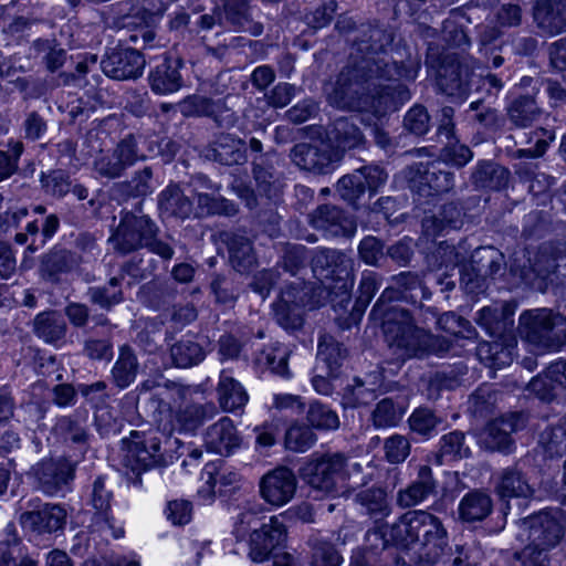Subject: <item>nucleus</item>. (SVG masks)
I'll return each instance as SVG.
<instances>
[{
	"instance_id": "f257e3e1",
	"label": "nucleus",
	"mask_w": 566,
	"mask_h": 566,
	"mask_svg": "<svg viewBox=\"0 0 566 566\" xmlns=\"http://www.w3.org/2000/svg\"><path fill=\"white\" fill-rule=\"evenodd\" d=\"M410 96L409 88L399 78L352 59L347 60L326 92L327 103L337 109H370L379 117L397 111Z\"/></svg>"
},
{
	"instance_id": "f03ea898",
	"label": "nucleus",
	"mask_w": 566,
	"mask_h": 566,
	"mask_svg": "<svg viewBox=\"0 0 566 566\" xmlns=\"http://www.w3.org/2000/svg\"><path fill=\"white\" fill-rule=\"evenodd\" d=\"M369 315L380 322L385 342L400 361L424 359L431 355L442 356L450 350V340L418 326L415 314L409 310Z\"/></svg>"
},
{
	"instance_id": "7ed1b4c3",
	"label": "nucleus",
	"mask_w": 566,
	"mask_h": 566,
	"mask_svg": "<svg viewBox=\"0 0 566 566\" xmlns=\"http://www.w3.org/2000/svg\"><path fill=\"white\" fill-rule=\"evenodd\" d=\"M390 541L403 548L419 544L416 565L436 566L447 552L449 537L438 516L427 511H410L390 527Z\"/></svg>"
},
{
	"instance_id": "20e7f679",
	"label": "nucleus",
	"mask_w": 566,
	"mask_h": 566,
	"mask_svg": "<svg viewBox=\"0 0 566 566\" xmlns=\"http://www.w3.org/2000/svg\"><path fill=\"white\" fill-rule=\"evenodd\" d=\"M395 33L390 27L378 21L359 24L355 36L348 39L350 51L348 59L378 69L387 76L412 81L417 69L413 62L397 61L388 54Z\"/></svg>"
},
{
	"instance_id": "39448f33",
	"label": "nucleus",
	"mask_w": 566,
	"mask_h": 566,
	"mask_svg": "<svg viewBox=\"0 0 566 566\" xmlns=\"http://www.w3.org/2000/svg\"><path fill=\"white\" fill-rule=\"evenodd\" d=\"M160 229L148 214L143 213L142 202L135 210H123L118 224L113 230L108 241L120 255H127L142 249H147L158 255L163 263H168L175 255V248L168 241L159 238Z\"/></svg>"
},
{
	"instance_id": "423d86ee",
	"label": "nucleus",
	"mask_w": 566,
	"mask_h": 566,
	"mask_svg": "<svg viewBox=\"0 0 566 566\" xmlns=\"http://www.w3.org/2000/svg\"><path fill=\"white\" fill-rule=\"evenodd\" d=\"M178 447V438L172 439L163 433L133 441L129 448L132 465L126 472L127 481L137 486L142 485V473L153 468L167 467L172 462Z\"/></svg>"
},
{
	"instance_id": "0eeeda50",
	"label": "nucleus",
	"mask_w": 566,
	"mask_h": 566,
	"mask_svg": "<svg viewBox=\"0 0 566 566\" xmlns=\"http://www.w3.org/2000/svg\"><path fill=\"white\" fill-rule=\"evenodd\" d=\"M23 510L18 522L23 532L32 538L51 539L65 530L67 511L64 505L42 502L35 497L20 505Z\"/></svg>"
},
{
	"instance_id": "6e6552de",
	"label": "nucleus",
	"mask_w": 566,
	"mask_h": 566,
	"mask_svg": "<svg viewBox=\"0 0 566 566\" xmlns=\"http://www.w3.org/2000/svg\"><path fill=\"white\" fill-rule=\"evenodd\" d=\"M431 295V291L426 285L423 272L401 271L390 277V284L382 291L370 314L406 310L397 302L417 305L419 301L430 300Z\"/></svg>"
},
{
	"instance_id": "1a4fd4ad",
	"label": "nucleus",
	"mask_w": 566,
	"mask_h": 566,
	"mask_svg": "<svg viewBox=\"0 0 566 566\" xmlns=\"http://www.w3.org/2000/svg\"><path fill=\"white\" fill-rule=\"evenodd\" d=\"M347 460L344 453H326L304 464L298 471L300 478L314 491L337 494L348 479Z\"/></svg>"
},
{
	"instance_id": "9d476101",
	"label": "nucleus",
	"mask_w": 566,
	"mask_h": 566,
	"mask_svg": "<svg viewBox=\"0 0 566 566\" xmlns=\"http://www.w3.org/2000/svg\"><path fill=\"white\" fill-rule=\"evenodd\" d=\"M408 188L419 197L429 198L450 192L455 174L446 161L416 163L403 169Z\"/></svg>"
},
{
	"instance_id": "9b49d317",
	"label": "nucleus",
	"mask_w": 566,
	"mask_h": 566,
	"mask_svg": "<svg viewBox=\"0 0 566 566\" xmlns=\"http://www.w3.org/2000/svg\"><path fill=\"white\" fill-rule=\"evenodd\" d=\"M146 158L147 156L139 149L137 136L129 133L119 139L112 149L101 153L93 160L92 170L98 180H116L124 177L129 168Z\"/></svg>"
},
{
	"instance_id": "f8f14e48",
	"label": "nucleus",
	"mask_w": 566,
	"mask_h": 566,
	"mask_svg": "<svg viewBox=\"0 0 566 566\" xmlns=\"http://www.w3.org/2000/svg\"><path fill=\"white\" fill-rule=\"evenodd\" d=\"M77 461L67 457L44 459L33 467L35 486L54 496L70 489L75 478Z\"/></svg>"
},
{
	"instance_id": "ddd939ff",
	"label": "nucleus",
	"mask_w": 566,
	"mask_h": 566,
	"mask_svg": "<svg viewBox=\"0 0 566 566\" xmlns=\"http://www.w3.org/2000/svg\"><path fill=\"white\" fill-rule=\"evenodd\" d=\"M528 416L524 411H515L506 417L492 420L480 431L478 442L490 452L511 453L514 449L512 432L526 427Z\"/></svg>"
},
{
	"instance_id": "4468645a",
	"label": "nucleus",
	"mask_w": 566,
	"mask_h": 566,
	"mask_svg": "<svg viewBox=\"0 0 566 566\" xmlns=\"http://www.w3.org/2000/svg\"><path fill=\"white\" fill-rule=\"evenodd\" d=\"M482 77L458 60L447 59L438 72L440 91L454 101H465L473 90H479Z\"/></svg>"
},
{
	"instance_id": "2eb2a0df",
	"label": "nucleus",
	"mask_w": 566,
	"mask_h": 566,
	"mask_svg": "<svg viewBox=\"0 0 566 566\" xmlns=\"http://www.w3.org/2000/svg\"><path fill=\"white\" fill-rule=\"evenodd\" d=\"M566 344V318L551 310L533 311V355L556 352Z\"/></svg>"
},
{
	"instance_id": "dca6fc26",
	"label": "nucleus",
	"mask_w": 566,
	"mask_h": 566,
	"mask_svg": "<svg viewBox=\"0 0 566 566\" xmlns=\"http://www.w3.org/2000/svg\"><path fill=\"white\" fill-rule=\"evenodd\" d=\"M230 96L210 98L202 95H190L180 102V112L186 117H208L218 128L230 129L239 120V116L229 106Z\"/></svg>"
},
{
	"instance_id": "f3484780",
	"label": "nucleus",
	"mask_w": 566,
	"mask_h": 566,
	"mask_svg": "<svg viewBox=\"0 0 566 566\" xmlns=\"http://www.w3.org/2000/svg\"><path fill=\"white\" fill-rule=\"evenodd\" d=\"M289 157L300 169L316 175L331 172L340 160L338 150L324 142L295 144L290 149Z\"/></svg>"
},
{
	"instance_id": "a211bd4d",
	"label": "nucleus",
	"mask_w": 566,
	"mask_h": 566,
	"mask_svg": "<svg viewBox=\"0 0 566 566\" xmlns=\"http://www.w3.org/2000/svg\"><path fill=\"white\" fill-rule=\"evenodd\" d=\"M307 221L325 239L352 238L357 229L354 217L333 203L317 206L307 214Z\"/></svg>"
},
{
	"instance_id": "6ab92c4d",
	"label": "nucleus",
	"mask_w": 566,
	"mask_h": 566,
	"mask_svg": "<svg viewBox=\"0 0 566 566\" xmlns=\"http://www.w3.org/2000/svg\"><path fill=\"white\" fill-rule=\"evenodd\" d=\"M82 263V255L61 244H55L40 256L38 273L44 282L59 285L64 276L76 271Z\"/></svg>"
},
{
	"instance_id": "aec40b11",
	"label": "nucleus",
	"mask_w": 566,
	"mask_h": 566,
	"mask_svg": "<svg viewBox=\"0 0 566 566\" xmlns=\"http://www.w3.org/2000/svg\"><path fill=\"white\" fill-rule=\"evenodd\" d=\"M146 60L138 48L112 49L101 61L104 74L116 81L136 80L142 76Z\"/></svg>"
},
{
	"instance_id": "412c9836",
	"label": "nucleus",
	"mask_w": 566,
	"mask_h": 566,
	"mask_svg": "<svg viewBox=\"0 0 566 566\" xmlns=\"http://www.w3.org/2000/svg\"><path fill=\"white\" fill-rule=\"evenodd\" d=\"M307 292L302 283L289 284L273 303L275 321L286 331H298L304 324V306Z\"/></svg>"
},
{
	"instance_id": "4be33fe9",
	"label": "nucleus",
	"mask_w": 566,
	"mask_h": 566,
	"mask_svg": "<svg viewBox=\"0 0 566 566\" xmlns=\"http://www.w3.org/2000/svg\"><path fill=\"white\" fill-rule=\"evenodd\" d=\"M479 202V196L447 202L439 209L438 213L424 217L422 227L431 235H439L448 230L461 229L464 224L467 211L478 206Z\"/></svg>"
},
{
	"instance_id": "5701e85b",
	"label": "nucleus",
	"mask_w": 566,
	"mask_h": 566,
	"mask_svg": "<svg viewBox=\"0 0 566 566\" xmlns=\"http://www.w3.org/2000/svg\"><path fill=\"white\" fill-rule=\"evenodd\" d=\"M206 160L222 166H239L248 163L247 140L230 133H221L201 150Z\"/></svg>"
},
{
	"instance_id": "b1692460",
	"label": "nucleus",
	"mask_w": 566,
	"mask_h": 566,
	"mask_svg": "<svg viewBox=\"0 0 566 566\" xmlns=\"http://www.w3.org/2000/svg\"><path fill=\"white\" fill-rule=\"evenodd\" d=\"M560 516L562 510L558 507L541 509L537 513H533V555L536 552L541 555L542 552L559 543L563 535ZM533 566H535V556H533Z\"/></svg>"
},
{
	"instance_id": "393cba45",
	"label": "nucleus",
	"mask_w": 566,
	"mask_h": 566,
	"mask_svg": "<svg viewBox=\"0 0 566 566\" xmlns=\"http://www.w3.org/2000/svg\"><path fill=\"white\" fill-rule=\"evenodd\" d=\"M285 539V525L279 517L272 516L256 532L250 534L249 557L255 563H262L276 548L283 546Z\"/></svg>"
},
{
	"instance_id": "a878e982",
	"label": "nucleus",
	"mask_w": 566,
	"mask_h": 566,
	"mask_svg": "<svg viewBox=\"0 0 566 566\" xmlns=\"http://www.w3.org/2000/svg\"><path fill=\"white\" fill-rule=\"evenodd\" d=\"M297 486L293 471L279 467L266 473L260 481L261 496L270 504L281 506L290 502Z\"/></svg>"
},
{
	"instance_id": "bb28decb",
	"label": "nucleus",
	"mask_w": 566,
	"mask_h": 566,
	"mask_svg": "<svg viewBox=\"0 0 566 566\" xmlns=\"http://www.w3.org/2000/svg\"><path fill=\"white\" fill-rule=\"evenodd\" d=\"M312 271L319 281L335 280L344 281L353 266L352 259L336 249L322 248L315 250L311 259Z\"/></svg>"
},
{
	"instance_id": "cd10ccee",
	"label": "nucleus",
	"mask_w": 566,
	"mask_h": 566,
	"mask_svg": "<svg viewBox=\"0 0 566 566\" xmlns=\"http://www.w3.org/2000/svg\"><path fill=\"white\" fill-rule=\"evenodd\" d=\"M212 349L207 335L188 334L170 345V357L176 367L191 368L202 363Z\"/></svg>"
},
{
	"instance_id": "c85d7f7f",
	"label": "nucleus",
	"mask_w": 566,
	"mask_h": 566,
	"mask_svg": "<svg viewBox=\"0 0 566 566\" xmlns=\"http://www.w3.org/2000/svg\"><path fill=\"white\" fill-rule=\"evenodd\" d=\"M533 22L539 35L555 36L566 32V0H536Z\"/></svg>"
},
{
	"instance_id": "c756f323",
	"label": "nucleus",
	"mask_w": 566,
	"mask_h": 566,
	"mask_svg": "<svg viewBox=\"0 0 566 566\" xmlns=\"http://www.w3.org/2000/svg\"><path fill=\"white\" fill-rule=\"evenodd\" d=\"M438 495V481L429 465H420L417 478L405 489L397 492L396 502L401 509H410L422 504Z\"/></svg>"
},
{
	"instance_id": "7c9ffc66",
	"label": "nucleus",
	"mask_w": 566,
	"mask_h": 566,
	"mask_svg": "<svg viewBox=\"0 0 566 566\" xmlns=\"http://www.w3.org/2000/svg\"><path fill=\"white\" fill-rule=\"evenodd\" d=\"M516 308V301L505 302L501 305L484 306L476 313L475 321L492 337L504 339L507 334L513 332V316Z\"/></svg>"
},
{
	"instance_id": "2f4dec72",
	"label": "nucleus",
	"mask_w": 566,
	"mask_h": 566,
	"mask_svg": "<svg viewBox=\"0 0 566 566\" xmlns=\"http://www.w3.org/2000/svg\"><path fill=\"white\" fill-rule=\"evenodd\" d=\"M184 66L182 59L165 55L148 75V82L154 93L166 95L177 92L182 86L180 73Z\"/></svg>"
},
{
	"instance_id": "473e14b6",
	"label": "nucleus",
	"mask_w": 566,
	"mask_h": 566,
	"mask_svg": "<svg viewBox=\"0 0 566 566\" xmlns=\"http://www.w3.org/2000/svg\"><path fill=\"white\" fill-rule=\"evenodd\" d=\"M363 118L358 116H340L329 127V139L338 149L352 150L366 147L367 139L361 130Z\"/></svg>"
},
{
	"instance_id": "72a5a7b5",
	"label": "nucleus",
	"mask_w": 566,
	"mask_h": 566,
	"mask_svg": "<svg viewBox=\"0 0 566 566\" xmlns=\"http://www.w3.org/2000/svg\"><path fill=\"white\" fill-rule=\"evenodd\" d=\"M114 492L112 484L107 481L105 475H98L92 483L90 494V504L95 510V517L97 521H103L108 528L113 530V535L119 538L124 535L122 527H115V518L112 515V501Z\"/></svg>"
},
{
	"instance_id": "f704fd0d",
	"label": "nucleus",
	"mask_w": 566,
	"mask_h": 566,
	"mask_svg": "<svg viewBox=\"0 0 566 566\" xmlns=\"http://www.w3.org/2000/svg\"><path fill=\"white\" fill-rule=\"evenodd\" d=\"M205 442L209 450L220 455H230L241 444L233 421L223 417L207 429Z\"/></svg>"
},
{
	"instance_id": "c9c22d12",
	"label": "nucleus",
	"mask_w": 566,
	"mask_h": 566,
	"mask_svg": "<svg viewBox=\"0 0 566 566\" xmlns=\"http://www.w3.org/2000/svg\"><path fill=\"white\" fill-rule=\"evenodd\" d=\"M251 172L256 189L261 195L272 198L279 189V171L276 168V154L269 150V155H259L251 158Z\"/></svg>"
},
{
	"instance_id": "e433bc0d",
	"label": "nucleus",
	"mask_w": 566,
	"mask_h": 566,
	"mask_svg": "<svg viewBox=\"0 0 566 566\" xmlns=\"http://www.w3.org/2000/svg\"><path fill=\"white\" fill-rule=\"evenodd\" d=\"M222 20L235 32H247L259 36L263 32V24L252 18L248 0H224Z\"/></svg>"
},
{
	"instance_id": "4c0bfd02",
	"label": "nucleus",
	"mask_w": 566,
	"mask_h": 566,
	"mask_svg": "<svg viewBox=\"0 0 566 566\" xmlns=\"http://www.w3.org/2000/svg\"><path fill=\"white\" fill-rule=\"evenodd\" d=\"M493 512L491 495L482 490H471L463 495L458 505L459 520L473 525L486 520Z\"/></svg>"
},
{
	"instance_id": "58836bf2",
	"label": "nucleus",
	"mask_w": 566,
	"mask_h": 566,
	"mask_svg": "<svg viewBox=\"0 0 566 566\" xmlns=\"http://www.w3.org/2000/svg\"><path fill=\"white\" fill-rule=\"evenodd\" d=\"M32 332L45 344L59 346L64 343L67 324L62 314L55 310L39 313L32 323Z\"/></svg>"
},
{
	"instance_id": "ea45409f",
	"label": "nucleus",
	"mask_w": 566,
	"mask_h": 566,
	"mask_svg": "<svg viewBox=\"0 0 566 566\" xmlns=\"http://www.w3.org/2000/svg\"><path fill=\"white\" fill-rule=\"evenodd\" d=\"M558 249L552 242H545L538 247L535 261L533 262V289L545 293L548 284H553L558 268Z\"/></svg>"
},
{
	"instance_id": "a19ab883",
	"label": "nucleus",
	"mask_w": 566,
	"mask_h": 566,
	"mask_svg": "<svg viewBox=\"0 0 566 566\" xmlns=\"http://www.w3.org/2000/svg\"><path fill=\"white\" fill-rule=\"evenodd\" d=\"M221 237L227 244L232 268L240 273L249 272L256 264L252 241L235 232H223Z\"/></svg>"
},
{
	"instance_id": "79ce46f5",
	"label": "nucleus",
	"mask_w": 566,
	"mask_h": 566,
	"mask_svg": "<svg viewBox=\"0 0 566 566\" xmlns=\"http://www.w3.org/2000/svg\"><path fill=\"white\" fill-rule=\"evenodd\" d=\"M154 171L149 166L134 171L129 179L114 182L111 191L118 200L144 198L154 191Z\"/></svg>"
},
{
	"instance_id": "37998d69",
	"label": "nucleus",
	"mask_w": 566,
	"mask_h": 566,
	"mask_svg": "<svg viewBox=\"0 0 566 566\" xmlns=\"http://www.w3.org/2000/svg\"><path fill=\"white\" fill-rule=\"evenodd\" d=\"M95 326L108 327V332L103 336H98L93 329L84 339L83 354L93 360L109 361L113 358V340H112V324L107 316L97 314L92 316Z\"/></svg>"
},
{
	"instance_id": "c03bdc74",
	"label": "nucleus",
	"mask_w": 566,
	"mask_h": 566,
	"mask_svg": "<svg viewBox=\"0 0 566 566\" xmlns=\"http://www.w3.org/2000/svg\"><path fill=\"white\" fill-rule=\"evenodd\" d=\"M178 294V286L171 280H151L140 286L138 298L153 310H163L174 304Z\"/></svg>"
},
{
	"instance_id": "a18cd8bd",
	"label": "nucleus",
	"mask_w": 566,
	"mask_h": 566,
	"mask_svg": "<svg viewBox=\"0 0 566 566\" xmlns=\"http://www.w3.org/2000/svg\"><path fill=\"white\" fill-rule=\"evenodd\" d=\"M158 209L163 217L185 220L190 217L193 205L179 185L171 184L158 195Z\"/></svg>"
},
{
	"instance_id": "49530a36",
	"label": "nucleus",
	"mask_w": 566,
	"mask_h": 566,
	"mask_svg": "<svg viewBox=\"0 0 566 566\" xmlns=\"http://www.w3.org/2000/svg\"><path fill=\"white\" fill-rule=\"evenodd\" d=\"M347 348L332 335H323L319 338L316 355L317 367L322 364L323 368L328 370L329 377H339L340 368L347 359Z\"/></svg>"
},
{
	"instance_id": "de8ad7c7",
	"label": "nucleus",
	"mask_w": 566,
	"mask_h": 566,
	"mask_svg": "<svg viewBox=\"0 0 566 566\" xmlns=\"http://www.w3.org/2000/svg\"><path fill=\"white\" fill-rule=\"evenodd\" d=\"M509 179L510 171L492 160L479 161L471 174V181L479 189L501 190Z\"/></svg>"
},
{
	"instance_id": "09e8293b",
	"label": "nucleus",
	"mask_w": 566,
	"mask_h": 566,
	"mask_svg": "<svg viewBox=\"0 0 566 566\" xmlns=\"http://www.w3.org/2000/svg\"><path fill=\"white\" fill-rule=\"evenodd\" d=\"M497 492L501 497H515L516 506L526 510L530 504L528 494L531 486L526 475L517 468L507 469L503 472Z\"/></svg>"
},
{
	"instance_id": "8fccbe9b",
	"label": "nucleus",
	"mask_w": 566,
	"mask_h": 566,
	"mask_svg": "<svg viewBox=\"0 0 566 566\" xmlns=\"http://www.w3.org/2000/svg\"><path fill=\"white\" fill-rule=\"evenodd\" d=\"M124 279L118 272L117 275L112 276L104 285L90 286L86 292L90 303L106 312L123 303L125 300L122 290Z\"/></svg>"
},
{
	"instance_id": "3c124183",
	"label": "nucleus",
	"mask_w": 566,
	"mask_h": 566,
	"mask_svg": "<svg viewBox=\"0 0 566 566\" xmlns=\"http://www.w3.org/2000/svg\"><path fill=\"white\" fill-rule=\"evenodd\" d=\"M355 501L360 505L363 513L368 515L375 523L384 521L391 513V505L385 489L371 486L359 491Z\"/></svg>"
},
{
	"instance_id": "603ef678",
	"label": "nucleus",
	"mask_w": 566,
	"mask_h": 566,
	"mask_svg": "<svg viewBox=\"0 0 566 566\" xmlns=\"http://www.w3.org/2000/svg\"><path fill=\"white\" fill-rule=\"evenodd\" d=\"M218 412L212 402L190 403L180 409L176 415L178 430L193 434L207 420L212 419Z\"/></svg>"
},
{
	"instance_id": "864d4df0",
	"label": "nucleus",
	"mask_w": 566,
	"mask_h": 566,
	"mask_svg": "<svg viewBox=\"0 0 566 566\" xmlns=\"http://www.w3.org/2000/svg\"><path fill=\"white\" fill-rule=\"evenodd\" d=\"M138 370L139 363L135 352L130 346L123 345L111 370L113 384L119 389L129 387L135 381Z\"/></svg>"
},
{
	"instance_id": "5fc2aeb1",
	"label": "nucleus",
	"mask_w": 566,
	"mask_h": 566,
	"mask_svg": "<svg viewBox=\"0 0 566 566\" xmlns=\"http://www.w3.org/2000/svg\"><path fill=\"white\" fill-rule=\"evenodd\" d=\"M218 400L224 411H234L242 408L249 399L243 386L222 370L217 387Z\"/></svg>"
},
{
	"instance_id": "6e6d98bb",
	"label": "nucleus",
	"mask_w": 566,
	"mask_h": 566,
	"mask_svg": "<svg viewBox=\"0 0 566 566\" xmlns=\"http://www.w3.org/2000/svg\"><path fill=\"white\" fill-rule=\"evenodd\" d=\"M380 286V276L375 272H364L358 286L356 310L342 318L345 326H353L360 322L364 312Z\"/></svg>"
},
{
	"instance_id": "4d7b16f0",
	"label": "nucleus",
	"mask_w": 566,
	"mask_h": 566,
	"mask_svg": "<svg viewBox=\"0 0 566 566\" xmlns=\"http://www.w3.org/2000/svg\"><path fill=\"white\" fill-rule=\"evenodd\" d=\"M135 254L119 266V273L129 276L128 286L153 276L158 268V262L151 256V252H134Z\"/></svg>"
},
{
	"instance_id": "13d9d810",
	"label": "nucleus",
	"mask_w": 566,
	"mask_h": 566,
	"mask_svg": "<svg viewBox=\"0 0 566 566\" xmlns=\"http://www.w3.org/2000/svg\"><path fill=\"white\" fill-rule=\"evenodd\" d=\"M443 423V418L429 407L416 408L408 418L411 433L424 440L437 436Z\"/></svg>"
},
{
	"instance_id": "bf43d9fd",
	"label": "nucleus",
	"mask_w": 566,
	"mask_h": 566,
	"mask_svg": "<svg viewBox=\"0 0 566 566\" xmlns=\"http://www.w3.org/2000/svg\"><path fill=\"white\" fill-rule=\"evenodd\" d=\"M0 566H39L38 558L30 554L15 534L0 542Z\"/></svg>"
},
{
	"instance_id": "052dcab7",
	"label": "nucleus",
	"mask_w": 566,
	"mask_h": 566,
	"mask_svg": "<svg viewBox=\"0 0 566 566\" xmlns=\"http://www.w3.org/2000/svg\"><path fill=\"white\" fill-rule=\"evenodd\" d=\"M470 263L486 279H495L497 275H502L505 258L494 247H479L473 251Z\"/></svg>"
},
{
	"instance_id": "680f3d73",
	"label": "nucleus",
	"mask_w": 566,
	"mask_h": 566,
	"mask_svg": "<svg viewBox=\"0 0 566 566\" xmlns=\"http://www.w3.org/2000/svg\"><path fill=\"white\" fill-rule=\"evenodd\" d=\"M470 454L471 450L465 444V433L454 430L440 438L439 449L434 458L438 464H443L444 462L468 458Z\"/></svg>"
},
{
	"instance_id": "e2e57ef3",
	"label": "nucleus",
	"mask_w": 566,
	"mask_h": 566,
	"mask_svg": "<svg viewBox=\"0 0 566 566\" xmlns=\"http://www.w3.org/2000/svg\"><path fill=\"white\" fill-rule=\"evenodd\" d=\"M55 432L64 442L77 447L81 453H85L90 447V433L86 427L73 416H62L54 426Z\"/></svg>"
},
{
	"instance_id": "0e129e2a",
	"label": "nucleus",
	"mask_w": 566,
	"mask_h": 566,
	"mask_svg": "<svg viewBox=\"0 0 566 566\" xmlns=\"http://www.w3.org/2000/svg\"><path fill=\"white\" fill-rule=\"evenodd\" d=\"M311 566H340L343 556L328 539L313 535L307 541Z\"/></svg>"
},
{
	"instance_id": "69168bd1",
	"label": "nucleus",
	"mask_w": 566,
	"mask_h": 566,
	"mask_svg": "<svg viewBox=\"0 0 566 566\" xmlns=\"http://www.w3.org/2000/svg\"><path fill=\"white\" fill-rule=\"evenodd\" d=\"M308 250L305 245L283 243L280 249V259L274 268L295 276L305 268Z\"/></svg>"
},
{
	"instance_id": "338daca9",
	"label": "nucleus",
	"mask_w": 566,
	"mask_h": 566,
	"mask_svg": "<svg viewBox=\"0 0 566 566\" xmlns=\"http://www.w3.org/2000/svg\"><path fill=\"white\" fill-rule=\"evenodd\" d=\"M196 197L197 208L202 214L234 217L239 213V206L222 196L199 192Z\"/></svg>"
},
{
	"instance_id": "774afa93",
	"label": "nucleus",
	"mask_w": 566,
	"mask_h": 566,
	"mask_svg": "<svg viewBox=\"0 0 566 566\" xmlns=\"http://www.w3.org/2000/svg\"><path fill=\"white\" fill-rule=\"evenodd\" d=\"M377 394L373 388H367L365 382L355 377L352 384L346 385L342 394V406L347 408H359L376 400Z\"/></svg>"
}]
</instances>
